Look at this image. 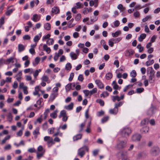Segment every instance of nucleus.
I'll return each mask as SVG.
<instances>
[{
    "label": "nucleus",
    "mask_w": 160,
    "mask_h": 160,
    "mask_svg": "<svg viewBox=\"0 0 160 160\" xmlns=\"http://www.w3.org/2000/svg\"><path fill=\"white\" fill-rule=\"evenodd\" d=\"M141 138L142 136L140 134L136 133L132 136V140L133 142L139 141Z\"/></svg>",
    "instance_id": "5"
},
{
    "label": "nucleus",
    "mask_w": 160,
    "mask_h": 160,
    "mask_svg": "<svg viewBox=\"0 0 160 160\" xmlns=\"http://www.w3.org/2000/svg\"><path fill=\"white\" fill-rule=\"evenodd\" d=\"M40 19V16L37 14H34L31 18L34 22H37Z\"/></svg>",
    "instance_id": "9"
},
{
    "label": "nucleus",
    "mask_w": 160,
    "mask_h": 160,
    "mask_svg": "<svg viewBox=\"0 0 160 160\" xmlns=\"http://www.w3.org/2000/svg\"><path fill=\"white\" fill-rule=\"evenodd\" d=\"M88 148L87 146H84L78 149L77 154L82 158L85 154V151L88 152Z\"/></svg>",
    "instance_id": "2"
},
{
    "label": "nucleus",
    "mask_w": 160,
    "mask_h": 160,
    "mask_svg": "<svg viewBox=\"0 0 160 160\" xmlns=\"http://www.w3.org/2000/svg\"><path fill=\"white\" fill-rule=\"evenodd\" d=\"M142 131L143 132L147 133L149 131V128L147 126H145L144 127H143Z\"/></svg>",
    "instance_id": "55"
},
{
    "label": "nucleus",
    "mask_w": 160,
    "mask_h": 160,
    "mask_svg": "<svg viewBox=\"0 0 160 160\" xmlns=\"http://www.w3.org/2000/svg\"><path fill=\"white\" fill-rule=\"evenodd\" d=\"M118 112V109L114 108L113 109H110L109 110V113L111 114L116 115Z\"/></svg>",
    "instance_id": "11"
},
{
    "label": "nucleus",
    "mask_w": 160,
    "mask_h": 160,
    "mask_svg": "<svg viewBox=\"0 0 160 160\" xmlns=\"http://www.w3.org/2000/svg\"><path fill=\"white\" fill-rule=\"evenodd\" d=\"M154 63V60L153 59L151 60H149L146 62V64L147 66H149L152 64Z\"/></svg>",
    "instance_id": "41"
},
{
    "label": "nucleus",
    "mask_w": 160,
    "mask_h": 160,
    "mask_svg": "<svg viewBox=\"0 0 160 160\" xmlns=\"http://www.w3.org/2000/svg\"><path fill=\"white\" fill-rule=\"evenodd\" d=\"M40 38V36H39L38 35H36L35 36L34 39L33 41L35 43H37L38 42V41Z\"/></svg>",
    "instance_id": "44"
},
{
    "label": "nucleus",
    "mask_w": 160,
    "mask_h": 160,
    "mask_svg": "<svg viewBox=\"0 0 160 160\" xmlns=\"http://www.w3.org/2000/svg\"><path fill=\"white\" fill-rule=\"evenodd\" d=\"M106 78L107 80H109L111 79L112 77V75L111 72H108L106 75Z\"/></svg>",
    "instance_id": "31"
},
{
    "label": "nucleus",
    "mask_w": 160,
    "mask_h": 160,
    "mask_svg": "<svg viewBox=\"0 0 160 160\" xmlns=\"http://www.w3.org/2000/svg\"><path fill=\"white\" fill-rule=\"evenodd\" d=\"M73 107V103L71 102L69 105L65 106L64 107V108L68 110H72V109Z\"/></svg>",
    "instance_id": "14"
},
{
    "label": "nucleus",
    "mask_w": 160,
    "mask_h": 160,
    "mask_svg": "<svg viewBox=\"0 0 160 160\" xmlns=\"http://www.w3.org/2000/svg\"><path fill=\"white\" fill-rule=\"evenodd\" d=\"M137 76V73L135 70H132L130 73V76L132 78H135Z\"/></svg>",
    "instance_id": "37"
},
{
    "label": "nucleus",
    "mask_w": 160,
    "mask_h": 160,
    "mask_svg": "<svg viewBox=\"0 0 160 160\" xmlns=\"http://www.w3.org/2000/svg\"><path fill=\"white\" fill-rule=\"evenodd\" d=\"M11 148V145L8 144L4 147V149L5 150H7L10 149Z\"/></svg>",
    "instance_id": "62"
},
{
    "label": "nucleus",
    "mask_w": 160,
    "mask_h": 160,
    "mask_svg": "<svg viewBox=\"0 0 160 160\" xmlns=\"http://www.w3.org/2000/svg\"><path fill=\"white\" fill-rule=\"evenodd\" d=\"M131 132V129L128 127H125L123 128L121 131L122 135L124 137L128 136Z\"/></svg>",
    "instance_id": "3"
},
{
    "label": "nucleus",
    "mask_w": 160,
    "mask_h": 160,
    "mask_svg": "<svg viewBox=\"0 0 160 160\" xmlns=\"http://www.w3.org/2000/svg\"><path fill=\"white\" fill-rule=\"evenodd\" d=\"M144 89L142 88H138L136 89V92L137 93H140L143 91Z\"/></svg>",
    "instance_id": "48"
},
{
    "label": "nucleus",
    "mask_w": 160,
    "mask_h": 160,
    "mask_svg": "<svg viewBox=\"0 0 160 160\" xmlns=\"http://www.w3.org/2000/svg\"><path fill=\"white\" fill-rule=\"evenodd\" d=\"M51 36V35L49 34H47L46 35L44 36L42 38V40L43 41H44L47 39H48L50 38V37Z\"/></svg>",
    "instance_id": "60"
},
{
    "label": "nucleus",
    "mask_w": 160,
    "mask_h": 160,
    "mask_svg": "<svg viewBox=\"0 0 160 160\" xmlns=\"http://www.w3.org/2000/svg\"><path fill=\"white\" fill-rule=\"evenodd\" d=\"M147 74H148L152 73L155 72V71L154 70L152 67H149L147 68Z\"/></svg>",
    "instance_id": "18"
},
{
    "label": "nucleus",
    "mask_w": 160,
    "mask_h": 160,
    "mask_svg": "<svg viewBox=\"0 0 160 160\" xmlns=\"http://www.w3.org/2000/svg\"><path fill=\"white\" fill-rule=\"evenodd\" d=\"M52 12L55 14H58L59 13L60 10L59 8L58 7H54L52 8Z\"/></svg>",
    "instance_id": "16"
},
{
    "label": "nucleus",
    "mask_w": 160,
    "mask_h": 160,
    "mask_svg": "<svg viewBox=\"0 0 160 160\" xmlns=\"http://www.w3.org/2000/svg\"><path fill=\"white\" fill-rule=\"evenodd\" d=\"M39 128L37 127L33 132V134L34 135V138L36 139L38 137V135L40 134V133L39 132Z\"/></svg>",
    "instance_id": "8"
},
{
    "label": "nucleus",
    "mask_w": 160,
    "mask_h": 160,
    "mask_svg": "<svg viewBox=\"0 0 160 160\" xmlns=\"http://www.w3.org/2000/svg\"><path fill=\"white\" fill-rule=\"evenodd\" d=\"M86 125V123L85 122H84L82 123L79 125V132H82L83 129V128Z\"/></svg>",
    "instance_id": "24"
},
{
    "label": "nucleus",
    "mask_w": 160,
    "mask_h": 160,
    "mask_svg": "<svg viewBox=\"0 0 160 160\" xmlns=\"http://www.w3.org/2000/svg\"><path fill=\"white\" fill-rule=\"evenodd\" d=\"M123 102H120L118 103H115V108L118 109V107L121 106L123 104Z\"/></svg>",
    "instance_id": "45"
},
{
    "label": "nucleus",
    "mask_w": 160,
    "mask_h": 160,
    "mask_svg": "<svg viewBox=\"0 0 160 160\" xmlns=\"http://www.w3.org/2000/svg\"><path fill=\"white\" fill-rule=\"evenodd\" d=\"M58 94L57 92H54L52 93L50 96L49 98V101L52 102L58 96Z\"/></svg>",
    "instance_id": "10"
},
{
    "label": "nucleus",
    "mask_w": 160,
    "mask_h": 160,
    "mask_svg": "<svg viewBox=\"0 0 160 160\" xmlns=\"http://www.w3.org/2000/svg\"><path fill=\"white\" fill-rule=\"evenodd\" d=\"M121 39H122V38H111V39L112 41L114 43H118L121 40Z\"/></svg>",
    "instance_id": "40"
},
{
    "label": "nucleus",
    "mask_w": 160,
    "mask_h": 160,
    "mask_svg": "<svg viewBox=\"0 0 160 160\" xmlns=\"http://www.w3.org/2000/svg\"><path fill=\"white\" fill-rule=\"evenodd\" d=\"M44 27L45 30L49 31L51 29V25L49 23H47L44 24Z\"/></svg>",
    "instance_id": "21"
},
{
    "label": "nucleus",
    "mask_w": 160,
    "mask_h": 160,
    "mask_svg": "<svg viewBox=\"0 0 160 160\" xmlns=\"http://www.w3.org/2000/svg\"><path fill=\"white\" fill-rule=\"evenodd\" d=\"M72 83L68 84L65 87V89L67 91H68L72 88Z\"/></svg>",
    "instance_id": "34"
},
{
    "label": "nucleus",
    "mask_w": 160,
    "mask_h": 160,
    "mask_svg": "<svg viewBox=\"0 0 160 160\" xmlns=\"http://www.w3.org/2000/svg\"><path fill=\"white\" fill-rule=\"evenodd\" d=\"M96 102L97 103H99L102 106H103L104 105V101L101 99H97L96 100Z\"/></svg>",
    "instance_id": "33"
},
{
    "label": "nucleus",
    "mask_w": 160,
    "mask_h": 160,
    "mask_svg": "<svg viewBox=\"0 0 160 160\" xmlns=\"http://www.w3.org/2000/svg\"><path fill=\"white\" fill-rule=\"evenodd\" d=\"M155 80L156 78L155 77H148V80L150 83H153L155 82Z\"/></svg>",
    "instance_id": "30"
},
{
    "label": "nucleus",
    "mask_w": 160,
    "mask_h": 160,
    "mask_svg": "<svg viewBox=\"0 0 160 160\" xmlns=\"http://www.w3.org/2000/svg\"><path fill=\"white\" fill-rule=\"evenodd\" d=\"M154 108L151 107L147 111V114L149 116H151L154 113Z\"/></svg>",
    "instance_id": "12"
},
{
    "label": "nucleus",
    "mask_w": 160,
    "mask_h": 160,
    "mask_svg": "<svg viewBox=\"0 0 160 160\" xmlns=\"http://www.w3.org/2000/svg\"><path fill=\"white\" fill-rule=\"evenodd\" d=\"M120 22L118 20H117L113 22L114 26L115 27H118L120 25Z\"/></svg>",
    "instance_id": "56"
},
{
    "label": "nucleus",
    "mask_w": 160,
    "mask_h": 160,
    "mask_svg": "<svg viewBox=\"0 0 160 160\" xmlns=\"http://www.w3.org/2000/svg\"><path fill=\"white\" fill-rule=\"evenodd\" d=\"M117 8L119 10H121L122 11H124L125 9V8L123 7V6L122 4L118 5L117 7Z\"/></svg>",
    "instance_id": "57"
},
{
    "label": "nucleus",
    "mask_w": 160,
    "mask_h": 160,
    "mask_svg": "<svg viewBox=\"0 0 160 160\" xmlns=\"http://www.w3.org/2000/svg\"><path fill=\"white\" fill-rule=\"evenodd\" d=\"M42 115H41L39 118H38L34 122V124L36 125L38 122H39V123H41L42 121Z\"/></svg>",
    "instance_id": "29"
},
{
    "label": "nucleus",
    "mask_w": 160,
    "mask_h": 160,
    "mask_svg": "<svg viewBox=\"0 0 160 160\" xmlns=\"http://www.w3.org/2000/svg\"><path fill=\"white\" fill-rule=\"evenodd\" d=\"M159 148L157 146L153 147L150 150V153L153 156H156L158 155L159 154Z\"/></svg>",
    "instance_id": "4"
},
{
    "label": "nucleus",
    "mask_w": 160,
    "mask_h": 160,
    "mask_svg": "<svg viewBox=\"0 0 160 160\" xmlns=\"http://www.w3.org/2000/svg\"><path fill=\"white\" fill-rule=\"evenodd\" d=\"M83 92L85 94V96L87 97L89 95L90 96V91L87 90H83Z\"/></svg>",
    "instance_id": "50"
},
{
    "label": "nucleus",
    "mask_w": 160,
    "mask_h": 160,
    "mask_svg": "<svg viewBox=\"0 0 160 160\" xmlns=\"http://www.w3.org/2000/svg\"><path fill=\"white\" fill-rule=\"evenodd\" d=\"M54 40L52 38H49L47 41V44L50 45H52L54 43Z\"/></svg>",
    "instance_id": "42"
},
{
    "label": "nucleus",
    "mask_w": 160,
    "mask_h": 160,
    "mask_svg": "<svg viewBox=\"0 0 160 160\" xmlns=\"http://www.w3.org/2000/svg\"><path fill=\"white\" fill-rule=\"evenodd\" d=\"M109 118V117L108 116H107L103 117L102 119V123H104L106 122H107L108 119Z\"/></svg>",
    "instance_id": "58"
},
{
    "label": "nucleus",
    "mask_w": 160,
    "mask_h": 160,
    "mask_svg": "<svg viewBox=\"0 0 160 160\" xmlns=\"http://www.w3.org/2000/svg\"><path fill=\"white\" fill-rule=\"evenodd\" d=\"M40 58L38 57H36L35 59L34 62H32L33 65L34 66H36L40 62Z\"/></svg>",
    "instance_id": "23"
},
{
    "label": "nucleus",
    "mask_w": 160,
    "mask_h": 160,
    "mask_svg": "<svg viewBox=\"0 0 160 160\" xmlns=\"http://www.w3.org/2000/svg\"><path fill=\"white\" fill-rule=\"evenodd\" d=\"M92 11V8H90L88 9V8H85L83 9V12L84 14H88L89 12Z\"/></svg>",
    "instance_id": "26"
},
{
    "label": "nucleus",
    "mask_w": 160,
    "mask_h": 160,
    "mask_svg": "<svg viewBox=\"0 0 160 160\" xmlns=\"http://www.w3.org/2000/svg\"><path fill=\"white\" fill-rule=\"evenodd\" d=\"M95 82L99 88L102 89L104 88V84L100 80H96Z\"/></svg>",
    "instance_id": "7"
},
{
    "label": "nucleus",
    "mask_w": 160,
    "mask_h": 160,
    "mask_svg": "<svg viewBox=\"0 0 160 160\" xmlns=\"http://www.w3.org/2000/svg\"><path fill=\"white\" fill-rule=\"evenodd\" d=\"M148 119H144L141 122V124L142 125L144 126L148 124Z\"/></svg>",
    "instance_id": "43"
},
{
    "label": "nucleus",
    "mask_w": 160,
    "mask_h": 160,
    "mask_svg": "<svg viewBox=\"0 0 160 160\" xmlns=\"http://www.w3.org/2000/svg\"><path fill=\"white\" fill-rule=\"evenodd\" d=\"M151 18L152 17L151 15L147 16L145 18L142 19V21L143 22H145L147 21L148 19H151Z\"/></svg>",
    "instance_id": "49"
},
{
    "label": "nucleus",
    "mask_w": 160,
    "mask_h": 160,
    "mask_svg": "<svg viewBox=\"0 0 160 160\" xmlns=\"http://www.w3.org/2000/svg\"><path fill=\"white\" fill-rule=\"evenodd\" d=\"M76 6L75 7L77 9L80 8L82 6H83V5L80 2H78L76 3Z\"/></svg>",
    "instance_id": "53"
},
{
    "label": "nucleus",
    "mask_w": 160,
    "mask_h": 160,
    "mask_svg": "<svg viewBox=\"0 0 160 160\" xmlns=\"http://www.w3.org/2000/svg\"><path fill=\"white\" fill-rule=\"evenodd\" d=\"M144 154H145V153L144 152L139 153L137 155V158L139 159L142 157Z\"/></svg>",
    "instance_id": "61"
},
{
    "label": "nucleus",
    "mask_w": 160,
    "mask_h": 160,
    "mask_svg": "<svg viewBox=\"0 0 160 160\" xmlns=\"http://www.w3.org/2000/svg\"><path fill=\"white\" fill-rule=\"evenodd\" d=\"M82 137V135L81 134H78L74 136L73 137V139L74 141H77L79 139L81 138Z\"/></svg>",
    "instance_id": "19"
},
{
    "label": "nucleus",
    "mask_w": 160,
    "mask_h": 160,
    "mask_svg": "<svg viewBox=\"0 0 160 160\" xmlns=\"http://www.w3.org/2000/svg\"><path fill=\"white\" fill-rule=\"evenodd\" d=\"M126 142L121 141L117 144V148L118 149H122L125 147Z\"/></svg>",
    "instance_id": "6"
},
{
    "label": "nucleus",
    "mask_w": 160,
    "mask_h": 160,
    "mask_svg": "<svg viewBox=\"0 0 160 160\" xmlns=\"http://www.w3.org/2000/svg\"><path fill=\"white\" fill-rule=\"evenodd\" d=\"M71 58L73 60L76 59L77 58V54L73 52H71L70 54Z\"/></svg>",
    "instance_id": "28"
},
{
    "label": "nucleus",
    "mask_w": 160,
    "mask_h": 160,
    "mask_svg": "<svg viewBox=\"0 0 160 160\" xmlns=\"http://www.w3.org/2000/svg\"><path fill=\"white\" fill-rule=\"evenodd\" d=\"M78 47L82 48H83V50H88L87 48H84V44L80 43L78 44Z\"/></svg>",
    "instance_id": "52"
},
{
    "label": "nucleus",
    "mask_w": 160,
    "mask_h": 160,
    "mask_svg": "<svg viewBox=\"0 0 160 160\" xmlns=\"http://www.w3.org/2000/svg\"><path fill=\"white\" fill-rule=\"evenodd\" d=\"M57 112L58 111L57 110H55L52 113L50 114V116L53 118H56L57 117Z\"/></svg>",
    "instance_id": "27"
},
{
    "label": "nucleus",
    "mask_w": 160,
    "mask_h": 160,
    "mask_svg": "<svg viewBox=\"0 0 160 160\" xmlns=\"http://www.w3.org/2000/svg\"><path fill=\"white\" fill-rule=\"evenodd\" d=\"M112 99L113 102H115L116 100H117L118 101H120L119 97L117 95L112 96Z\"/></svg>",
    "instance_id": "25"
},
{
    "label": "nucleus",
    "mask_w": 160,
    "mask_h": 160,
    "mask_svg": "<svg viewBox=\"0 0 160 160\" xmlns=\"http://www.w3.org/2000/svg\"><path fill=\"white\" fill-rule=\"evenodd\" d=\"M109 95V93L107 91H104L100 95V97H103L104 98L105 97L108 96Z\"/></svg>",
    "instance_id": "32"
},
{
    "label": "nucleus",
    "mask_w": 160,
    "mask_h": 160,
    "mask_svg": "<svg viewBox=\"0 0 160 160\" xmlns=\"http://www.w3.org/2000/svg\"><path fill=\"white\" fill-rule=\"evenodd\" d=\"M104 112L102 111L101 110L100 111L98 112L97 114V116L98 117H100L104 115Z\"/></svg>",
    "instance_id": "63"
},
{
    "label": "nucleus",
    "mask_w": 160,
    "mask_h": 160,
    "mask_svg": "<svg viewBox=\"0 0 160 160\" xmlns=\"http://www.w3.org/2000/svg\"><path fill=\"white\" fill-rule=\"evenodd\" d=\"M133 86L132 85H131V84H129V85H127L126 86L124 89H123V92H127L128 90V89H129V88L130 87H132Z\"/></svg>",
    "instance_id": "54"
},
{
    "label": "nucleus",
    "mask_w": 160,
    "mask_h": 160,
    "mask_svg": "<svg viewBox=\"0 0 160 160\" xmlns=\"http://www.w3.org/2000/svg\"><path fill=\"white\" fill-rule=\"evenodd\" d=\"M23 39L25 40H29L30 39V37L28 35H26L23 36Z\"/></svg>",
    "instance_id": "64"
},
{
    "label": "nucleus",
    "mask_w": 160,
    "mask_h": 160,
    "mask_svg": "<svg viewBox=\"0 0 160 160\" xmlns=\"http://www.w3.org/2000/svg\"><path fill=\"white\" fill-rule=\"evenodd\" d=\"M45 150L43 149L42 146L40 145L37 148V152L36 153V158L38 160H39L42 157L44 154Z\"/></svg>",
    "instance_id": "1"
},
{
    "label": "nucleus",
    "mask_w": 160,
    "mask_h": 160,
    "mask_svg": "<svg viewBox=\"0 0 160 160\" xmlns=\"http://www.w3.org/2000/svg\"><path fill=\"white\" fill-rule=\"evenodd\" d=\"M15 10V8H13L11 9H9L7 10L6 13V15L7 16H9L10 15L12 12Z\"/></svg>",
    "instance_id": "22"
},
{
    "label": "nucleus",
    "mask_w": 160,
    "mask_h": 160,
    "mask_svg": "<svg viewBox=\"0 0 160 160\" xmlns=\"http://www.w3.org/2000/svg\"><path fill=\"white\" fill-rule=\"evenodd\" d=\"M15 59L14 56L11 57L6 60V64H9L10 63H13L14 62V59Z\"/></svg>",
    "instance_id": "15"
},
{
    "label": "nucleus",
    "mask_w": 160,
    "mask_h": 160,
    "mask_svg": "<svg viewBox=\"0 0 160 160\" xmlns=\"http://www.w3.org/2000/svg\"><path fill=\"white\" fill-rule=\"evenodd\" d=\"M25 46L22 44H19L18 45V50H23L25 49Z\"/></svg>",
    "instance_id": "51"
},
{
    "label": "nucleus",
    "mask_w": 160,
    "mask_h": 160,
    "mask_svg": "<svg viewBox=\"0 0 160 160\" xmlns=\"http://www.w3.org/2000/svg\"><path fill=\"white\" fill-rule=\"evenodd\" d=\"M67 115L66 114V112L64 110H63L60 112V114L59 116V118H61V117H62L63 116Z\"/></svg>",
    "instance_id": "36"
},
{
    "label": "nucleus",
    "mask_w": 160,
    "mask_h": 160,
    "mask_svg": "<svg viewBox=\"0 0 160 160\" xmlns=\"http://www.w3.org/2000/svg\"><path fill=\"white\" fill-rule=\"evenodd\" d=\"M121 31H117L114 33H112V35L113 37L115 38L117 37L119 34H121Z\"/></svg>",
    "instance_id": "38"
},
{
    "label": "nucleus",
    "mask_w": 160,
    "mask_h": 160,
    "mask_svg": "<svg viewBox=\"0 0 160 160\" xmlns=\"http://www.w3.org/2000/svg\"><path fill=\"white\" fill-rule=\"evenodd\" d=\"M97 88H93L92 90H91L90 92V96L94 93H95L97 92Z\"/></svg>",
    "instance_id": "59"
},
{
    "label": "nucleus",
    "mask_w": 160,
    "mask_h": 160,
    "mask_svg": "<svg viewBox=\"0 0 160 160\" xmlns=\"http://www.w3.org/2000/svg\"><path fill=\"white\" fill-rule=\"evenodd\" d=\"M112 85L114 89L115 90H118V85L117 84V83L115 80L113 81L112 84Z\"/></svg>",
    "instance_id": "20"
},
{
    "label": "nucleus",
    "mask_w": 160,
    "mask_h": 160,
    "mask_svg": "<svg viewBox=\"0 0 160 160\" xmlns=\"http://www.w3.org/2000/svg\"><path fill=\"white\" fill-rule=\"evenodd\" d=\"M72 68V65L70 63H68L65 66V68L67 70H70Z\"/></svg>",
    "instance_id": "39"
},
{
    "label": "nucleus",
    "mask_w": 160,
    "mask_h": 160,
    "mask_svg": "<svg viewBox=\"0 0 160 160\" xmlns=\"http://www.w3.org/2000/svg\"><path fill=\"white\" fill-rule=\"evenodd\" d=\"M7 117L8 121L10 122H11L12 119V116L11 112L8 114Z\"/></svg>",
    "instance_id": "47"
},
{
    "label": "nucleus",
    "mask_w": 160,
    "mask_h": 160,
    "mask_svg": "<svg viewBox=\"0 0 160 160\" xmlns=\"http://www.w3.org/2000/svg\"><path fill=\"white\" fill-rule=\"evenodd\" d=\"M146 36V34L145 33H142L140 35L138 38V41L140 42H142L143 40L145 39Z\"/></svg>",
    "instance_id": "17"
},
{
    "label": "nucleus",
    "mask_w": 160,
    "mask_h": 160,
    "mask_svg": "<svg viewBox=\"0 0 160 160\" xmlns=\"http://www.w3.org/2000/svg\"><path fill=\"white\" fill-rule=\"evenodd\" d=\"M41 79L42 81L47 82L48 81L49 78L47 76L43 75L42 76Z\"/></svg>",
    "instance_id": "46"
},
{
    "label": "nucleus",
    "mask_w": 160,
    "mask_h": 160,
    "mask_svg": "<svg viewBox=\"0 0 160 160\" xmlns=\"http://www.w3.org/2000/svg\"><path fill=\"white\" fill-rule=\"evenodd\" d=\"M74 21V19L72 18L70 21L68 22V27L69 28H71L73 27L74 26V24H72V23Z\"/></svg>",
    "instance_id": "35"
},
{
    "label": "nucleus",
    "mask_w": 160,
    "mask_h": 160,
    "mask_svg": "<svg viewBox=\"0 0 160 160\" xmlns=\"http://www.w3.org/2000/svg\"><path fill=\"white\" fill-rule=\"evenodd\" d=\"M134 53V51H126L124 52L126 57L131 56Z\"/></svg>",
    "instance_id": "13"
}]
</instances>
